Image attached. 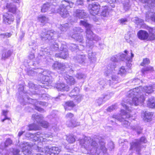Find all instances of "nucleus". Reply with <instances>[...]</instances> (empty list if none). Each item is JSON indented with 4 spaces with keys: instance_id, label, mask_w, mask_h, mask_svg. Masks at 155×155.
<instances>
[{
    "instance_id": "nucleus-13",
    "label": "nucleus",
    "mask_w": 155,
    "mask_h": 155,
    "mask_svg": "<svg viewBox=\"0 0 155 155\" xmlns=\"http://www.w3.org/2000/svg\"><path fill=\"white\" fill-rule=\"evenodd\" d=\"M125 54H119L118 57H119L120 59L122 61L131 62L132 61V58L134 56V54L131 51L130 53H129L127 50L124 51Z\"/></svg>"
},
{
    "instance_id": "nucleus-1",
    "label": "nucleus",
    "mask_w": 155,
    "mask_h": 155,
    "mask_svg": "<svg viewBox=\"0 0 155 155\" xmlns=\"http://www.w3.org/2000/svg\"><path fill=\"white\" fill-rule=\"evenodd\" d=\"M101 137H98L92 139L90 137H85L79 140L80 145L83 153L89 152L95 155H108L107 150L105 147V143Z\"/></svg>"
},
{
    "instance_id": "nucleus-26",
    "label": "nucleus",
    "mask_w": 155,
    "mask_h": 155,
    "mask_svg": "<svg viewBox=\"0 0 155 155\" xmlns=\"http://www.w3.org/2000/svg\"><path fill=\"white\" fill-rule=\"evenodd\" d=\"M8 11L13 14L15 13L17 10V8L15 5L11 3H7L6 6Z\"/></svg>"
},
{
    "instance_id": "nucleus-5",
    "label": "nucleus",
    "mask_w": 155,
    "mask_h": 155,
    "mask_svg": "<svg viewBox=\"0 0 155 155\" xmlns=\"http://www.w3.org/2000/svg\"><path fill=\"white\" fill-rule=\"evenodd\" d=\"M112 117L113 118H115L118 121L122 122V124L124 127L129 129H135L138 134H139L141 133L142 129H140V127L135 128L134 126H130V123L128 121L124 120V119H128L130 117V114L129 112H126L125 110H122L121 111L120 117H119L117 115H114Z\"/></svg>"
},
{
    "instance_id": "nucleus-36",
    "label": "nucleus",
    "mask_w": 155,
    "mask_h": 155,
    "mask_svg": "<svg viewBox=\"0 0 155 155\" xmlns=\"http://www.w3.org/2000/svg\"><path fill=\"white\" fill-rule=\"evenodd\" d=\"M79 91V89L77 87H75L69 93V96L72 98H73L78 94Z\"/></svg>"
},
{
    "instance_id": "nucleus-56",
    "label": "nucleus",
    "mask_w": 155,
    "mask_h": 155,
    "mask_svg": "<svg viewBox=\"0 0 155 155\" xmlns=\"http://www.w3.org/2000/svg\"><path fill=\"white\" fill-rule=\"evenodd\" d=\"M103 99L102 98H99L96 101V103L98 106H100L103 103Z\"/></svg>"
},
{
    "instance_id": "nucleus-38",
    "label": "nucleus",
    "mask_w": 155,
    "mask_h": 155,
    "mask_svg": "<svg viewBox=\"0 0 155 155\" xmlns=\"http://www.w3.org/2000/svg\"><path fill=\"white\" fill-rule=\"evenodd\" d=\"M51 149L52 155H57L61 151L60 149L57 147H52Z\"/></svg>"
},
{
    "instance_id": "nucleus-52",
    "label": "nucleus",
    "mask_w": 155,
    "mask_h": 155,
    "mask_svg": "<svg viewBox=\"0 0 155 155\" xmlns=\"http://www.w3.org/2000/svg\"><path fill=\"white\" fill-rule=\"evenodd\" d=\"M107 3L110 4V6L112 8H114L115 5L114 3L116 2V0H104Z\"/></svg>"
},
{
    "instance_id": "nucleus-57",
    "label": "nucleus",
    "mask_w": 155,
    "mask_h": 155,
    "mask_svg": "<svg viewBox=\"0 0 155 155\" xmlns=\"http://www.w3.org/2000/svg\"><path fill=\"white\" fill-rule=\"evenodd\" d=\"M3 114L5 116V118L2 120V122H4L6 120L9 119V118L6 117V115L8 111L7 110H3L2 111Z\"/></svg>"
},
{
    "instance_id": "nucleus-43",
    "label": "nucleus",
    "mask_w": 155,
    "mask_h": 155,
    "mask_svg": "<svg viewBox=\"0 0 155 155\" xmlns=\"http://www.w3.org/2000/svg\"><path fill=\"white\" fill-rule=\"evenodd\" d=\"M108 14V9L107 6L104 7L101 13V16L104 17H106Z\"/></svg>"
},
{
    "instance_id": "nucleus-16",
    "label": "nucleus",
    "mask_w": 155,
    "mask_h": 155,
    "mask_svg": "<svg viewBox=\"0 0 155 155\" xmlns=\"http://www.w3.org/2000/svg\"><path fill=\"white\" fill-rule=\"evenodd\" d=\"M137 35L138 38L142 40H147L149 36V34L147 31L142 30L139 31Z\"/></svg>"
},
{
    "instance_id": "nucleus-10",
    "label": "nucleus",
    "mask_w": 155,
    "mask_h": 155,
    "mask_svg": "<svg viewBox=\"0 0 155 155\" xmlns=\"http://www.w3.org/2000/svg\"><path fill=\"white\" fill-rule=\"evenodd\" d=\"M73 31L74 34L72 35V38L79 42H82L84 40L83 37L80 34H79L78 33L83 32V30L80 27H76L74 28Z\"/></svg>"
},
{
    "instance_id": "nucleus-44",
    "label": "nucleus",
    "mask_w": 155,
    "mask_h": 155,
    "mask_svg": "<svg viewBox=\"0 0 155 155\" xmlns=\"http://www.w3.org/2000/svg\"><path fill=\"white\" fill-rule=\"evenodd\" d=\"M69 26V24L68 23L61 25L60 27V29L61 31H65L68 29Z\"/></svg>"
},
{
    "instance_id": "nucleus-63",
    "label": "nucleus",
    "mask_w": 155,
    "mask_h": 155,
    "mask_svg": "<svg viewBox=\"0 0 155 155\" xmlns=\"http://www.w3.org/2000/svg\"><path fill=\"white\" fill-rule=\"evenodd\" d=\"M84 0H77L76 3V5H82L84 4Z\"/></svg>"
},
{
    "instance_id": "nucleus-24",
    "label": "nucleus",
    "mask_w": 155,
    "mask_h": 155,
    "mask_svg": "<svg viewBox=\"0 0 155 155\" xmlns=\"http://www.w3.org/2000/svg\"><path fill=\"white\" fill-rule=\"evenodd\" d=\"M56 57H59L65 59L68 56V54L67 49H64V51H61L59 54H56L55 55Z\"/></svg>"
},
{
    "instance_id": "nucleus-32",
    "label": "nucleus",
    "mask_w": 155,
    "mask_h": 155,
    "mask_svg": "<svg viewBox=\"0 0 155 155\" xmlns=\"http://www.w3.org/2000/svg\"><path fill=\"white\" fill-rule=\"evenodd\" d=\"M28 100L31 101V104L35 105H38V104L42 106L45 105L46 103L45 102L38 101L36 100H34L31 98H28Z\"/></svg>"
},
{
    "instance_id": "nucleus-55",
    "label": "nucleus",
    "mask_w": 155,
    "mask_h": 155,
    "mask_svg": "<svg viewBox=\"0 0 155 155\" xmlns=\"http://www.w3.org/2000/svg\"><path fill=\"white\" fill-rule=\"evenodd\" d=\"M117 108V104H114L112 105L111 106L109 107L107 109V110L109 112H111L112 110H114Z\"/></svg>"
},
{
    "instance_id": "nucleus-50",
    "label": "nucleus",
    "mask_w": 155,
    "mask_h": 155,
    "mask_svg": "<svg viewBox=\"0 0 155 155\" xmlns=\"http://www.w3.org/2000/svg\"><path fill=\"white\" fill-rule=\"evenodd\" d=\"M73 98H74L75 101L78 103L80 102L82 100V96L80 94H78Z\"/></svg>"
},
{
    "instance_id": "nucleus-17",
    "label": "nucleus",
    "mask_w": 155,
    "mask_h": 155,
    "mask_svg": "<svg viewBox=\"0 0 155 155\" xmlns=\"http://www.w3.org/2000/svg\"><path fill=\"white\" fill-rule=\"evenodd\" d=\"M55 87L58 91H68L69 90L68 86L62 83H58L55 85Z\"/></svg>"
},
{
    "instance_id": "nucleus-14",
    "label": "nucleus",
    "mask_w": 155,
    "mask_h": 155,
    "mask_svg": "<svg viewBox=\"0 0 155 155\" xmlns=\"http://www.w3.org/2000/svg\"><path fill=\"white\" fill-rule=\"evenodd\" d=\"M52 67L53 69L55 70H64L66 69L68 71V72L71 74H72L73 72V70L71 68H66L65 65L58 62H55L52 65Z\"/></svg>"
},
{
    "instance_id": "nucleus-30",
    "label": "nucleus",
    "mask_w": 155,
    "mask_h": 155,
    "mask_svg": "<svg viewBox=\"0 0 155 155\" xmlns=\"http://www.w3.org/2000/svg\"><path fill=\"white\" fill-rule=\"evenodd\" d=\"M147 105L150 108H155V98L153 97H151L149 98Z\"/></svg>"
},
{
    "instance_id": "nucleus-45",
    "label": "nucleus",
    "mask_w": 155,
    "mask_h": 155,
    "mask_svg": "<svg viewBox=\"0 0 155 155\" xmlns=\"http://www.w3.org/2000/svg\"><path fill=\"white\" fill-rule=\"evenodd\" d=\"M86 75L85 74L82 73H78L75 75V77L78 79H84L86 78Z\"/></svg>"
},
{
    "instance_id": "nucleus-34",
    "label": "nucleus",
    "mask_w": 155,
    "mask_h": 155,
    "mask_svg": "<svg viewBox=\"0 0 155 155\" xmlns=\"http://www.w3.org/2000/svg\"><path fill=\"white\" fill-rule=\"evenodd\" d=\"M52 6L49 3H47L44 4L41 7V11L42 12H45L48 11L50 7Z\"/></svg>"
},
{
    "instance_id": "nucleus-9",
    "label": "nucleus",
    "mask_w": 155,
    "mask_h": 155,
    "mask_svg": "<svg viewBox=\"0 0 155 155\" xmlns=\"http://www.w3.org/2000/svg\"><path fill=\"white\" fill-rule=\"evenodd\" d=\"M147 142L146 138L144 137H142L140 140H136L131 143L130 149L133 151H135L138 154H139L143 146L142 144L145 143Z\"/></svg>"
},
{
    "instance_id": "nucleus-20",
    "label": "nucleus",
    "mask_w": 155,
    "mask_h": 155,
    "mask_svg": "<svg viewBox=\"0 0 155 155\" xmlns=\"http://www.w3.org/2000/svg\"><path fill=\"white\" fill-rule=\"evenodd\" d=\"M74 59L75 61L81 64L84 63L86 59V57L85 55H77L74 57Z\"/></svg>"
},
{
    "instance_id": "nucleus-28",
    "label": "nucleus",
    "mask_w": 155,
    "mask_h": 155,
    "mask_svg": "<svg viewBox=\"0 0 155 155\" xmlns=\"http://www.w3.org/2000/svg\"><path fill=\"white\" fill-rule=\"evenodd\" d=\"M66 124L68 127H75L79 125L80 123L77 122L76 120H68L67 121Z\"/></svg>"
},
{
    "instance_id": "nucleus-61",
    "label": "nucleus",
    "mask_w": 155,
    "mask_h": 155,
    "mask_svg": "<svg viewBox=\"0 0 155 155\" xmlns=\"http://www.w3.org/2000/svg\"><path fill=\"white\" fill-rule=\"evenodd\" d=\"M122 105L123 107H124L126 110L130 112H131V110L130 109V107L129 106H128V105H127L126 104H122Z\"/></svg>"
},
{
    "instance_id": "nucleus-12",
    "label": "nucleus",
    "mask_w": 155,
    "mask_h": 155,
    "mask_svg": "<svg viewBox=\"0 0 155 155\" xmlns=\"http://www.w3.org/2000/svg\"><path fill=\"white\" fill-rule=\"evenodd\" d=\"M32 118L33 120H35L38 125L44 128H47L49 126V124L47 122L43 120V117L41 115L33 114Z\"/></svg>"
},
{
    "instance_id": "nucleus-58",
    "label": "nucleus",
    "mask_w": 155,
    "mask_h": 155,
    "mask_svg": "<svg viewBox=\"0 0 155 155\" xmlns=\"http://www.w3.org/2000/svg\"><path fill=\"white\" fill-rule=\"evenodd\" d=\"M155 33L149 34V36L147 40L152 41L155 39Z\"/></svg>"
},
{
    "instance_id": "nucleus-49",
    "label": "nucleus",
    "mask_w": 155,
    "mask_h": 155,
    "mask_svg": "<svg viewBox=\"0 0 155 155\" xmlns=\"http://www.w3.org/2000/svg\"><path fill=\"white\" fill-rule=\"evenodd\" d=\"M150 63V61L149 59L146 58L143 59V61L140 65L141 66H144L145 65L148 64Z\"/></svg>"
},
{
    "instance_id": "nucleus-33",
    "label": "nucleus",
    "mask_w": 155,
    "mask_h": 155,
    "mask_svg": "<svg viewBox=\"0 0 155 155\" xmlns=\"http://www.w3.org/2000/svg\"><path fill=\"white\" fill-rule=\"evenodd\" d=\"M153 71H154L153 68L150 66L144 67L142 68L141 70V71L143 74L147 73L148 71L152 72Z\"/></svg>"
},
{
    "instance_id": "nucleus-27",
    "label": "nucleus",
    "mask_w": 155,
    "mask_h": 155,
    "mask_svg": "<svg viewBox=\"0 0 155 155\" xmlns=\"http://www.w3.org/2000/svg\"><path fill=\"white\" fill-rule=\"evenodd\" d=\"M155 89V85L149 86H145L143 88V90L145 92L149 94L152 93L153 91V89Z\"/></svg>"
},
{
    "instance_id": "nucleus-64",
    "label": "nucleus",
    "mask_w": 155,
    "mask_h": 155,
    "mask_svg": "<svg viewBox=\"0 0 155 155\" xmlns=\"http://www.w3.org/2000/svg\"><path fill=\"white\" fill-rule=\"evenodd\" d=\"M35 109L38 110L39 111L41 112H44V110L42 108L40 107H39L38 106V105H35Z\"/></svg>"
},
{
    "instance_id": "nucleus-35",
    "label": "nucleus",
    "mask_w": 155,
    "mask_h": 155,
    "mask_svg": "<svg viewBox=\"0 0 155 155\" xmlns=\"http://www.w3.org/2000/svg\"><path fill=\"white\" fill-rule=\"evenodd\" d=\"M38 20L43 25L45 24L48 21V18L45 16L40 15L38 17Z\"/></svg>"
},
{
    "instance_id": "nucleus-3",
    "label": "nucleus",
    "mask_w": 155,
    "mask_h": 155,
    "mask_svg": "<svg viewBox=\"0 0 155 155\" xmlns=\"http://www.w3.org/2000/svg\"><path fill=\"white\" fill-rule=\"evenodd\" d=\"M80 24L81 25L84 26L86 28L85 32L86 37L87 39V46L92 48L93 44L92 41H98L101 40V38L93 33L91 30L92 25L88 23L87 20H81Z\"/></svg>"
},
{
    "instance_id": "nucleus-19",
    "label": "nucleus",
    "mask_w": 155,
    "mask_h": 155,
    "mask_svg": "<svg viewBox=\"0 0 155 155\" xmlns=\"http://www.w3.org/2000/svg\"><path fill=\"white\" fill-rule=\"evenodd\" d=\"M96 53L92 51H89L88 52V59L91 63H94L97 61L96 57Z\"/></svg>"
},
{
    "instance_id": "nucleus-54",
    "label": "nucleus",
    "mask_w": 155,
    "mask_h": 155,
    "mask_svg": "<svg viewBox=\"0 0 155 155\" xmlns=\"http://www.w3.org/2000/svg\"><path fill=\"white\" fill-rule=\"evenodd\" d=\"M38 133V134L37 135H34V136H32V138L33 137L34 138V140H35V141H38L39 140H40L41 141V139H39V138H42V136H39L40 134V133L39 132L37 133Z\"/></svg>"
},
{
    "instance_id": "nucleus-2",
    "label": "nucleus",
    "mask_w": 155,
    "mask_h": 155,
    "mask_svg": "<svg viewBox=\"0 0 155 155\" xmlns=\"http://www.w3.org/2000/svg\"><path fill=\"white\" fill-rule=\"evenodd\" d=\"M142 90V87H139L129 91L127 94L129 99L127 100L126 103L130 105L137 106L141 104L145 100L143 93L141 92Z\"/></svg>"
},
{
    "instance_id": "nucleus-59",
    "label": "nucleus",
    "mask_w": 155,
    "mask_h": 155,
    "mask_svg": "<svg viewBox=\"0 0 155 155\" xmlns=\"http://www.w3.org/2000/svg\"><path fill=\"white\" fill-rule=\"evenodd\" d=\"M38 133H35L34 134H31L29 132H27L25 134V136L29 138V137L32 138V136H34V135H38Z\"/></svg>"
},
{
    "instance_id": "nucleus-60",
    "label": "nucleus",
    "mask_w": 155,
    "mask_h": 155,
    "mask_svg": "<svg viewBox=\"0 0 155 155\" xmlns=\"http://www.w3.org/2000/svg\"><path fill=\"white\" fill-rule=\"evenodd\" d=\"M52 136L51 135V134L50 133H49V134H45V136H44V138H43L42 137V138L43 139V140H42V141H45L44 140V139H45L46 138H50L51 139H52Z\"/></svg>"
},
{
    "instance_id": "nucleus-22",
    "label": "nucleus",
    "mask_w": 155,
    "mask_h": 155,
    "mask_svg": "<svg viewBox=\"0 0 155 155\" xmlns=\"http://www.w3.org/2000/svg\"><path fill=\"white\" fill-rule=\"evenodd\" d=\"M75 15L79 18H83L86 15V13L84 10L77 9L75 12Z\"/></svg>"
},
{
    "instance_id": "nucleus-31",
    "label": "nucleus",
    "mask_w": 155,
    "mask_h": 155,
    "mask_svg": "<svg viewBox=\"0 0 155 155\" xmlns=\"http://www.w3.org/2000/svg\"><path fill=\"white\" fill-rule=\"evenodd\" d=\"M144 3H147L149 7L155 6V0H139Z\"/></svg>"
},
{
    "instance_id": "nucleus-40",
    "label": "nucleus",
    "mask_w": 155,
    "mask_h": 155,
    "mask_svg": "<svg viewBox=\"0 0 155 155\" xmlns=\"http://www.w3.org/2000/svg\"><path fill=\"white\" fill-rule=\"evenodd\" d=\"M43 150H41L42 152H44V154H45L46 155H51V148H49L48 147H45L44 149H43Z\"/></svg>"
},
{
    "instance_id": "nucleus-51",
    "label": "nucleus",
    "mask_w": 155,
    "mask_h": 155,
    "mask_svg": "<svg viewBox=\"0 0 155 155\" xmlns=\"http://www.w3.org/2000/svg\"><path fill=\"white\" fill-rule=\"evenodd\" d=\"M98 83L100 84V85L103 88H104L105 87V84H106L105 83V80L104 79H100L98 80Z\"/></svg>"
},
{
    "instance_id": "nucleus-6",
    "label": "nucleus",
    "mask_w": 155,
    "mask_h": 155,
    "mask_svg": "<svg viewBox=\"0 0 155 155\" xmlns=\"http://www.w3.org/2000/svg\"><path fill=\"white\" fill-rule=\"evenodd\" d=\"M54 35L53 31L49 30L46 32H43L41 35V38L43 41L49 43L52 49L56 50L58 48L59 44L52 38Z\"/></svg>"
},
{
    "instance_id": "nucleus-48",
    "label": "nucleus",
    "mask_w": 155,
    "mask_h": 155,
    "mask_svg": "<svg viewBox=\"0 0 155 155\" xmlns=\"http://www.w3.org/2000/svg\"><path fill=\"white\" fill-rule=\"evenodd\" d=\"M69 48L72 51H74L77 49H79L80 48L78 46H77L75 44H71Z\"/></svg>"
},
{
    "instance_id": "nucleus-47",
    "label": "nucleus",
    "mask_w": 155,
    "mask_h": 155,
    "mask_svg": "<svg viewBox=\"0 0 155 155\" xmlns=\"http://www.w3.org/2000/svg\"><path fill=\"white\" fill-rule=\"evenodd\" d=\"M9 151L6 149H0V155H9Z\"/></svg>"
},
{
    "instance_id": "nucleus-7",
    "label": "nucleus",
    "mask_w": 155,
    "mask_h": 155,
    "mask_svg": "<svg viewBox=\"0 0 155 155\" xmlns=\"http://www.w3.org/2000/svg\"><path fill=\"white\" fill-rule=\"evenodd\" d=\"M74 4L73 2H70L68 0H63L59 8H58L57 12L59 13L63 18H66L69 15V12L67 9L72 8Z\"/></svg>"
},
{
    "instance_id": "nucleus-8",
    "label": "nucleus",
    "mask_w": 155,
    "mask_h": 155,
    "mask_svg": "<svg viewBox=\"0 0 155 155\" xmlns=\"http://www.w3.org/2000/svg\"><path fill=\"white\" fill-rule=\"evenodd\" d=\"M31 145L27 142H23L20 144V146L22 150V151L25 155H30L32 153V151L31 149ZM12 152L14 155H21L20 154V151L16 149H12L10 151Z\"/></svg>"
},
{
    "instance_id": "nucleus-4",
    "label": "nucleus",
    "mask_w": 155,
    "mask_h": 155,
    "mask_svg": "<svg viewBox=\"0 0 155 155\" xmlns=\"http://www.w3.org/2000/svg\"><path fill=\"white\" fill-rule=\"evenodd\" d=\"M118 57L117 55H114L112 57L110 60L114 62L108 65L104 72V74L106 76H110L111 78V80H110V86L117 84L120 81L118 77L116 75H114L115 71L114 69L116 65L114 62L117 61Z\"/></svg>"
},
{
    "instance_id": "nucleus-37",
    "label": "nucleus",
    "mask_w": 155,
    "mask_h": 155,
    "mask_svg": "<svg viewBox=\"0 0 155 155\" xmlns=\"http://www.w3.org/2000/svg\"><path fill=\"white\" fill-rule=\"evenodd\" d=\"M38 126L35 124L29 125L28 126V128L27 129L28 130H37L39 129Z\"/></svg>"
},
{
    "instance_id": "nucleus-39",
    "label": "nucleus",
    "mask_w": 155,
    "mask_h": 155,
    "mask_svg": "<svg viewBox=\"0 0 155 155\" xmlns=\"http://www.w3.org/2000/svg\"><path fill=\"white\" fill-rule=\"evenodd\" d=\"M118 74L121 76H125L127 73V71L124 67L122 66L120 68L118 71Z\"/></svg>"
},
{
    "instance_id": "nucleus-18",
    "label": "nucleus",
    "mask_w": 155,
    "mask_h": 155,
    "mask_svg": "<svg viewBox=\"0 0 155 155\" xmlns=\"http://www.w3.org/2000/svg\"><path fill=\"white\" fill-rule=\"evenodd\" d=\"M63 76L66 83L70 85H74L76 82L75 79L71 76L64 74Z\"/></svg>"
},
{
    "instance_id": "nucleus-42",
    "label": "nucleus",
    "mask_w": 155,
    "mask_h": 155,
    "mask_svg": "<svg viewBox=\"0 0 155 155\" xmlns=\"http://www.w3.org/2000/svg\"><path fill=\"white\" fill-rule=\"evenodd\" d=\"M41 70L40 69H38L37 70H35V71H34L33 70H29L28 72L27 73L28 75L30 76H33L35 75L37 73H39V71Z\"/></svg>"
},
{
    "instance_id": "nucleus-46",
    "label": "nucleus",
    "mask_w": 155,
    "mask_h": 155,
    "mask_svg": "<svg viewBox=\"0 0 155 155\" xmlns=\"http://www.w3.org/2000/svg\"><path fill=\"white\" fill-rule=\"evenodd\" d=\"M66 140L69 143H73L75 141V138L72 135H70L67 137Z\"/></svg>"
},
{
    "instance_id": "nucleus-53",
    "label": "nucleus",
    "mask_w": 155,
    "mask_h": 155,
    "mask_svg": "<svg viewBox=\"0 0 155 155\" xmlns=\"http://www.w3.org/2000/svg\"><path fill=\"white\" fill-rule=\"evenodd\" d=\"M12 35L10 33H6L0 34V36L1 38H9Z\"/></svg>"
},
{
    "instance_id": "nucleus-29",
    "label": "nucleus",
    "mask_w": 155,
    "mask_h": 155,
    "mask_svg": "<svg viewBox=\"0 0 155 155\" xmlns=\"http://www.w3.org/2000/svg\"><path fill=\"white\" fill-rule=\"evenodd\" d=\"M12 140L10 138L7 139L4 143H2L0 145V149H2L5 148L12 143Z\"/></svg>"
},
{
    "instance_id": "nucleus-15",
    "label": "nucleus",
    "mask_w": 155,
    "mask_h": 155,
    "mask_svg": "<svg viewBox=\"0 0 155 155\" xmlns=\"http://www.w3.org/2000/svg\"><path fill=\"white\" fill-rule=\"evenodd\" d=\"M14 20V16L8 13H5L3 15V21L6 24H11Z\"/></svg>"
},
{
    "instance_id": "nucleus-21",
    "label": "nucleus",
    "mask_w": 155,
    "mask_h": 155,
    "mask_svg": "<svg viewBox=\"0 0 155 155\" xmlns=\"http://www.w3.org/2000/svg\"><path fill=\"white\" fill-rule=\"evenodd\" d=\"M39 73V76L40 77V80L43 81L45 82L48 81V75L50 74V72L45 71L43 72L42 73Z\"/></svg>"
},
{
    "instance_id": "nucleus-62",
    "label": "nucleus",
    "mask_w": 155,
    "mask_h": 155,
    "mask_svg": "<svg viewBox=\"0 0 155 155\" xmlns=\"http://www.w3.org/2000/svg\"><path fill=\"white\" fill-rule=\"evenodd\" d=\"M119 21L120 24L122 25H125V23L127 22V20L126 18H123L120 20Z\"/></svg>"
},
{
    "instance_id": "nucleus-41",
    "label": "nucleus",
    "mask_w": 155,
    "mask_h": 155,
    "mask_svg": "<svg viewBox=\"0 0 155 155\" xmlns=\"http://www.w3.org/2000/svg\"><path fill=\"white\" fill-rule=\"evenodd\" d=\"M65 108L66 110L68 107H73L75 106V104L73 101H68L65 102Z\"/></svg>"
},
{
    "instance_id": "nucleus-11",
    "label": "nucleus",
    "mask_w": 155,
    "mask_h": 155,
    "mask_svg": "<svg viewBox=\"0 0 155 155\" xmlns=\"http://www.w3.org/2000/svg\"><path fill=\"white\" fill-rule=\"evenodd\" d=\"M100 8V5L98 3H94L89 5L88 9L90 14L95 16L98 14Z\"/></svg>"
},
{
    "instance_id": "nucleus-25",
    "label": "nucleus",
    "mask_w": 155,
    "mask_h": 155,
    "mask_svg": "<svg viewBox=\"0 0 155 155\" xmlns=\"http://www.w3.org/2000/svg\"><path fill=\"white\" fill-rule=\"evenodd\" d=\"M12 52L11 50L4 49L3 51L2 57V59L5 60L8 58L11 55Z\"/></svg>"
},
{
    "instance_id": "nucleus-23",
    "label": "nucleus",
    "mask_w": 155,
    "mask_h": 155,
    "mask_svg": "<svg viewBox=\"0 0 155 155\" xmlns=\"http://www.w3.org/2000/svg\"><path fill=\"white\" fill-rule=\"evenodd\" d=\"M146 20L148 21H152L155 22V13L150 12H147L146 14Z\"/></svg>"
}]
</instances>
